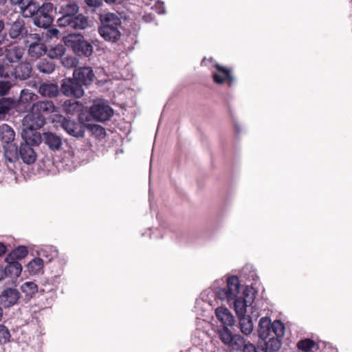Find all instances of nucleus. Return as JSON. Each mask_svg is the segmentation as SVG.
<instances>
[{
  "instance_id": "nucleus-1",
  "label": "nucleus",
  "mask_w": 352,
  "mask_h": 352,
  "mask_svg": "<svg viewBox=\"0 0 352 352\" xmlns=\"http://www.w3.org/2000/svg\"><path fill=\"white\" fill-rule=\"evenodd\" d=\"M218 282L214 283L212 288H208L201 293L204 301H208L211 305V298H219L231 304L239 293L240 283L237 276H232L227 279L226 284L223 287H218Z\"/></svg>"
},
{
  "instance_id": "nucleus-2",
  "label": "nucleus",
  "mask_w": 352,
  "mask_h": 352,
  "mask_svg": "<svg viewBox=\"0 0 352 352\" xmlns=\"http://www.w3.org/2000/svg\"><path fill=\"white\" fill-rule=\"evenodd\" d=\"M32 97L31 94L21 96L18 102V109L25 111L32 110L43 116L45 118L56 111V107L52 100H44L32 104L28 100H31Z\"/></svg>"
},
{
  "instance_id": "nucleus-3",
  "label": "nucleus",
  "mask_w": 352,
  "mask_h": 352,
  "mask_svg": "<svg viewBox=\"0 0 352 352\" xmlns=\"http://www.w3.org/2000/svg\"><path fill=\"white\" fill-rule=\"evenodd\" d=\"M6 159L10 162H15L21 159L26 164L34 163L36 159V153L32 145L21 142L19 146H8L6 151Z\"/></svg>"
},
{
  "instance_id": "nucleus-4",
  "label": "nucleus",
  "mask_w": 352,
  "mask_h": 352,
  "mask_svg": "<svg viewBox=\"0 0 352 352\" xmlns=\"http://www.w3.org/2000/svg\"><path fill=\"white\" fill-rule=\"evenodd\" d=\"M86 122H89L88 116L85 113H79L78 120L63 118L60 121V126L68 135L80 139L85 136Z\"/></svg>"
},
{
  "instance_id": "nucleus-5",
  "label": "nucleus",
  "mask_w": 352,
  "mask_h": 352,
  "mask_svg": "<svg viewBox=\"0 0 352 352\" xmlns=\"http://www.w3.org/2000/svg\"><path fill=\"white\" fill-rule=\"evenodd\" d=\"M284 333L285 327L280 320L272 322L267 317H263L260 319L258 327V336L260 339L265 340L272 336L283 337Z\"/></svg>"
},
{
  "instance_id": "nucleus-6",
  "label": "nucleus",
  "mask_w": 352,
  "mask_h": 352,
  "mask_svg": "<svg viewBox=\"0 0 352 352\" xmlns=\"http://www.w3.org/2000/svg\"><path fill=\"white\" fill-rule=\"evenodd\" d=\"M65 43L77 56L89 57L93 53L92 45L82 35L69 34L66 38Z\"/></svg>"
},
{
  "instance_id": "nucleus-7",
  "label": "nucleus",
  "mask_w": 352,
  "mask_h": 352,
  "mask_svg": "<svg viewBox=\"0 0 352 352\" xmlns=\"http://www.w3.org/2000/svg\"><path fill=\"white\" fill-rule=\"evenodd\" d=\"M56 8L50 2L43 3L39 8L36 16L32 18L33 23L38 27L47 29L51 26L54 18Z\"/></svg>"
},
{
  "instance_id": "nucleus-8",
  "label": "nucleus",
  "mask_w": 352,
  "mask_h": 352,
  "mask_svg": "<svg viewBox=\"0 0 352 352\" xmlns=\"http://www.w3.org/2000/svg\"><path fill=\"white\" fill-rule=\"evenodd\" d=\"M113 115V109L103 100L94 102L90 107L87 116H90L94 120L104 122L109 120Z\"/></svg>"
},
{
  "instance_id": "nucleus-9",
  "label": "nucleus",
  "mask_w": 352,
  "mask_h": 352,
  "mask_svg": "<svg viewBox=\"0 0 352 352\" xmlns=\"http://www.w3.org/2000/svg\"><path fill=\"white\" fill-rule=\"evenodd\" d=\"M254 298V289L252 287L248 286L244 290L243 296H237L231 302V304L234 305V308L238 317L245 315L247 307L252 304Z\"/></svg>"
},
{
  "instance_id": "nucleus-10",
  "label": "nucleus",
  "mask_w": 352,
  "mask_h": 352,
  "mask_svg": "<svg viewBox=\"0 0 352 352\" xmlns=\"http://www.w3.org/2000/svg\"><path fill=\"white\" fill-rule=\"evenodd\" d=\"M79 12V6L75 2H65L56 8V13L61 15L57 19V24L59 27H65L68 22Z\"/></svg>"
},
{
  "instance_id": "nucleus-11",
  "label": "nucleus",
  "mask_w": 352,
  "mask_h": 352,
  "mask_svg": "<svg viewBox=\"0 0 352 352\" xmlns=\"http://www.w3.org/2000/svg\"><path fill=\"white\" fill-rule=\"evenodd\" d=\"M61 93L69 97L80 98L85 94V89L74 78H65L60 85Z\"/></svg>"
},
{
  "instance_id": "nucleus-12",
  "label": "nucleus",
  "mask_w": 352,
  "mask_h": 352,
  "mask_svg": "<svg viewBox=\"0 0 352 352\" xmlns=\"http://www.w3.org/2000/svg\"><path fill=\"white\" fill-rule=\"evenodd\" d=\"M7 25H9L8 34L13 40H21L29 35L28 27L21 17H18L14 21Z\"/></svg>"
},
{
  "instance_id": "nucleus-13",
  "label": "nucleus",
  "mask_w": 352,
  "mask_h": 352,
  "mask_svg": "<svg viewBox=\"0 0 352 352\" xmlns=\"http://www.w3.org/2000/svg\"><path fill=\"white\" fill-rule=\"evenodd\" d=\"M73 77L85 89L89 87L94 82L95 74L91 67L84 66L75 68Z\"/></svg>"
},
{
  "instance_id": "nucleus-14",
  "label": "nucleus",
  "mask_w": 352,
  "mask_h": 352,
  "mask_svg": "<svg viewBox=\"0 0 352 352\" xmlns=\"http://www.w3.org/2000/svg\"><path fill=\"white\" fill-rule=\"evenodd\" d=\"M21 293L15 288L8 287L0 294V305L7 309L19 304Z\"/></svg>"
},
{
  "instance_id": "nucleus-15",
  "label": "nucleus",
  "mask_w": 352,
  "mask_h": 352,
  "mask_svg": "<svg viewBox=\"0 0 352 352\" xmlns=\"http://www.w3.org/2000/svg\"><path fill=\"white\" fill-rule=\"evenodd\" d=\"M46 123V118L36 112L26 115L23 119V129H34L38 130L43 127Z\"/></svg>"
},
{
  "instance_id": "nucleus-16",
  "label": "nucleus",
  "mask_w": 352,
  "mask_h": 352,
  "mask_svg": "<svg viewBox=\"0 0 352 352\" xmlns=\"http://www.w3.org/2000/svg\"><path fill=\"white\" fill-rule=\"evenodd\" d=\"M43 142L50 151L54 152L60 151L63 148V138L54 132H44Z\"/></svg>"
},
{
  "instance_id": "nucleus-17",
  "label": "nucleus",
  "mask_w": 352,
  "mask_h": 352,
  "mask_svg": "<svg viewBox=\"0 0 352 352\" xmlns=\"http://www.w3.org/2000/svg\"><path fill=\"white\" fill-rule=\"evenodd\" d=\"M32 72V65L27 61L19 63L12 67L13 80H25L30 78Z\"/></svg>"
},
{
  "instance_id": "nucleus-18",
  "label": "nucleus",
  "mask_w": 352,
  "mask_h": 352,
  "mask_svg": "<svg viewBox=\"0 0 352 352\" xmlns=\"http://www.w3.org/2000/svg\"><path fill=\"white\" fill-rule=\"evenodd\" d=\"M15 138V132L14 129L7 124L0 125V141L3 144L4 156H6V151L8 146L16 145L14 143Z\"/></svg>"
},
{
  "instance_id": "nucleus-19",
  "label": "nucleus",
  "mask_w": 352,
  "mask_h": 352,
  "mask_svg": "<svg viewBox=\"0 0 352 352\" xmlns=\"http://www.w3.org/2000/svg\"><path fill=\"white\" fill-rule=\"evenodd\" d=\"M215 67L217 72L212 74L214 82L217 84H223L227 81L228 85L230 87L232 86L235 79L232 75L231 71L217 63L215 64Z\"/></svg>"
},
{
  "instance_id": "nucleus-20",
  "label": "nucleus",
  "mask_w": 352,
  "mask_h": 352,
  "mask_svg": "<svg viewBox=\"0 0 352 352\" xmlns=\"http://www.w3.org/2000/svg\"><path fill=\"white\" fill-rule=\"evenodd\" d=\"M21 137L23 143H27L32 146H38L43 142V134L34 129H23L21 131Z\"/></svg>"
},
{
  "instance_id": "nucleus-21",
  "label": "nucleus",
  "mask_w": 352,
  "mask_h": 352,
  "mask_svg": "<svg viewBox=\"0 0 352 352\" xmlns=\"http://www.w3.org/2000/svg\"><path fill=\"white\" fill-rule=\"evenodd\" d=\"M30 36L34 38H36L37 41L32 43L29 45L28 54L32 58H38L41 56L46 54L47 47L44 43L39 42L41 40L39 34H30Z\"/></svg>"
},
{
  "instance_id": "nucleus-22",
  "label": "nucleus",
  "mask_w": 352,
  "mask_h": 352,
  "mask_svg": "<svg viewBox=\"0 0 352 352\" xmlns=\"http://www.w3.org/2000/svg\"><path fill=\"white\" fill-rule=\"evenodd\" d=\"M122 27L98 28V33L106 41L116 43L121 36L120 29Z\"/></svg>"
},
{
  "instance_id": "nucleus-23",
  "label": "nucleus",
  "mask_w": 352,
  "mask_h": 352,
  "mask_svg": "<svg viewBox=\"0 0 352 352\" xmlns=\"http://www.w3.org/2000/svg\"><path fill=\"white\" fill-rule=\"evenodd\" d=\"M99 20L100 25L98 28L122 27L121 19L114 13L100 14Z\"/></svg>"
},
{
  "instance_id": "nucleus-24",
  "label": "nucleus",
  "mask_w": 352,
  "mask_h": 352,
  "mask_svg": "<svg viewBox=\"0 0 352 352\" xmlns=\"http://www.w3.org/2000/svg\"><path fill=\"white\" fill-rule=\"evenodd\" d=\"M89 25L88 17L82 14H76L72 19L65 24L64 28H69L71 29L81 30H85Z\"/></svg>"
},
{
  "instance_id": "nucleus-25",
  "label": "nucleus",
  "mask_w": 352,
  "mask_h": 352,
  "mask_svg": "<svg viewBox=\"0 0 352 352\" xmlns=\"http://www.w3.org/2000/svg\"><path fill=\"white\" fill-rule=\"evenodd\" d=\"M60 92V87L52 82H43L38 87V93L43 97L56 98Z\"/></svg>"
},
{
  "instance_id": "nucleus-26",
  "label": "nucleus",
  "mask_w": 352,
  "mask_h": 352,
  "mask_svg": "<svg viewBox=\"0 0 352 352\" xmlns=\"http://www.w3.org/2000/svg\"><path fill=\"white\" fill-rule=\"evenodd\" d=\"M215 315L218 320L223 325V327L233 326L234 324V318L226 307H217L215 309Z\"/></svg>"
},
{
  "instance_id": "nucleus-27",
  "label": "nucleus",
  "mask_w": 352,
  "mask_h": 352,
  "mask_svg": "<svg viewBox=\"0 0 352 352\" xmlns=\"http://www.w3.org/2000/svg\"><path fill=\"white\" fill-rule=\"evenodd\" d=\"M41 6L34 0H26L25 3L21 6V10L24 16L34 17L36 16Z\"/></svg>"
},
{
  "instance_id": "nucleus-28",
  "label": "nucleus",
  "mask_w": 352,
  "mask_h": 352,
  "mask_svg": "<svg viewBox=\"0 0 352 352\" xmlns=\"http://www.w3.org/2000/svg\"><path fill=\"white\" fill-rule=\"evenodd\" d=\"M7 265L3 270L5 277L10 276V277H19L22 271L21 264L19 261H6Z\"/></svg>"
},
{
  "instance_id": "nucleus-29",
  "label": "nucleus",
  "mask_w": 352,
  "mask_h": 352,
  "mask_svg": "<svg viewBox=\"0 0 352 352\" xmlns=\"http://www.w3.org/2000/svg\"><path fill=\"white\" fill-rule=\"evenodd\" d=\"M21 290L25 295V302L30 301L38 292L37 285L32 281H28L22 284Z\"/></svg>"
},
{
  "instance_id": "nucleus-30",
  "label": "nucleus",
  "mask_w": 352,
  "mask_h": 352,
  "mask_svg": "<svg viewBox=\"0 0 352 352\" xmlns=\"http://www.w3.org/2000/svg\"><path fill=\"white\" fill-rule=\"evenodd\" d=\"M239 327L242 333L248 336L252 333L254 325L252 318L246 315L239 316Z\"/></svg>"
},
{
  "instance_id": "nucleus-31",
  "label": "nucleus",
  "mask_w": 352,
  "mask_h": 352,
  "mask_svg": "<svg viewBox=\"0 0 352 352\" xmlns=\"http://www.w3.org/2000/svg\"><path fill=\"white\" fill-rule=\"evenodd\" d=\"M28 254L27 247L24 245H19L12 250L6 257V261H19L24 258Z\"/></svg>"
},
{
  "instance_id": "nucleus-32",
  "label": "nucleus",
  "mask_w": 352,
  "mask_h": 352,
  "mask_svg": "<svg viewBox=\"0 0 352 352\" xmlns=\"http://www.w3.org/2000/svg\"><path fill=\"white\" fill-rule=\"evenodd\" d=\"M36 68L41 73L50 74L55 69V64L52 60L42 59L36 64Z\"/></svg>"
},
{
  "instance_id": "nucleus-33",
  "label": "nucleus",
  "mask_w": 352,
  "mask_h": 352,
  "mask_svg": "<svg viewBox=\"0 0 352 352\" xmlns=\"http://www.w3.org/2000/svg\"><path fill=\"white\" fill-rule=\"evenodd\" d=\"M280 338L276 336H272L268 338V340L265 342L266 351L269 352L277 351L281 346Z\"/></svg>"
},
{
  "instance_id": "nucleus-34",
  "label": "nucleus",
  "mask_w": 352,
  "mask_h": 352,
  "mask_svg": "<svg viewBox=\"0 0 352 352\" xmlns=\"http://www.w3.org/2000/svg\"><path fill=\"white\" fill-rule=\"evenodd\" d=\"M228 326H224L218 329V335L219 339L222 341V342L228 346V344L232 342L234 335L232 333L230 329L228 328Z\"/></svg>"
},
{
  "instance_id": "nucleus-35",
  "label": "nucleus",
  "mask_w": 352,
  "mask_h": 352,
  "mask_svg": "<svg viewBox=\"0 0 352 352\" xmlns=\"http://www.w3.org/2000/svg\"><path fill=\"white\" fill-rule=\"evenodd\" d=\"M43 262L41 258H33L27 265L28 271L32 274H38L43 267Z\"/></svg>"
},
{
  "instance_id": "nucleus-36",
  "label": "nucleus",
  "mask_w": 352,
  "mask_h": 352,
  "mask_svg": "<svg viewBox=\"0 0 352 352\" xmlns=\"http://www.w3.org/2000/svg\"><path fill=\"white\" fill-rule=\"evenodd\" d=\"M4 57L8 63H15L21 60L22 58V53L16 49L5 50Z\"/></svg>"
},
{
  "instance_id": "nucleus-37",
  "label": "nucleus",
  "mask_w": 352,
  "mask_h": 352,
  "mask_svg": "<svg viewBox=\"0 0 352 352\" xmlns=\"http://www.w3.org/2000/svg\"><path fill=\"white\" fill-rule=\"evenodd\" d=\"M12 65L3 61L0 63V78L5 80H13V74H12Z\"/></svg>"
},
{
  "instance_id": "nucleus-38",
  "label": "nucleus",
  "mask_w": 352,
  "mask_h": 352,
  "mask_svg": "<svg viewBox=\"0 0 352 352\" xmlns=\"http://www.w3.org/2000/svg\"><path fill=\"white\" fill-rule=\"evenodd\" d=\"M86 129L98 138H104L106 135L105 129L100 125L91 124L86 122Z\"/></svg>"
},
{
  "instance_id": "nucleus-39",
  "label": "nucleus",
  "mask_w": 352,
  "mask_h": 352,
  "mask_svg": "<svg viewBox=\"0 0 352 352\" xmlns=\"http://www.w3.org/2000/svg\"><path fill=\"white\" fill-rule=\"evenodd\" d=\"M58 254V250L54 246H47L40 251V256L45 257L47 262H51Z\"/></svg>"
},
{
  "instance_id": "nucleus-40",
  "label": "nucleus",
  "mask_w": 352,
  "mask_h": 352,
  "mask_svg": "<svg viewBox=\"0 0 352 352\" xmlns=\"http://www.w3.org/2000/svg\"><path fill=\"white\" fill-rule=\"evenodd\" d=\"M245 344V340L243 337L240 335L235 334L234 335L232 342H230L228 346L233 350L239 351L242 349Z\"/></svg>"
},
{
  "instance_id": "nucleus-41",
  "label": "nucleus",
  "mask_w": 352,
  "mask_h": 352,
  "mask_svg": "<svg viewBox=\"0 0 352 352\" xmlns=\"http://www.w3.org/2000/svg\"><path fill=\"white\" fill-rule=\"evenodd\" d=\"M297 346L300 352L314 351L313 348L315 346V342L310 339H305L299 341Z\"/></svg>"
},
{
  "instance_id": "nucleus-42",
  "label": "nucleus",
  "mask_w": 352,
  "mask_h": 352,
  "mask_svg": "<svg viewBox=\"0 0 352 352\" xmlns=\"http://www.w3.org/2000/svg\"><path fill=\"white\" fill-rule=\"evenodd\" d=\"M11 335L7 327L0 324V344H5L10 341Z\"/></svg>"
},
{
  "instance_id": "nucleus-43",
  "label": "nucleus",
  "mask_w": 352,
  "mask_h": 352,
  "mask_svg": "<svg viewBox=\"0 0 352 352\" xmlns=\"http://www.w3.org/2000/svg\"><path fill=\"white\" fill-rule=\"evenodd\" d=\"M61 63L63 65L68 69L76 67L78 60L74 56H65L61 58Z\"/></svg>"
},
{
  "instance_id": "nucleus-44",
  "label": "nucleus",
  "mask_w": 352,
  "mask_h": 352,
  "mask_svg": "<svg viewBox=\"0 0 352 352\" xmlns=\"http://www.w3.org/2000/svg\"><path fill=\"white\" fill-rule=\"evenodd\" d=\"M65 49L63 45H58L50 50L47 53V56L50 58L53 59L63 56L65 54Z\"/></svg>"
},
{
  "instance_id": "nucleus-45",
  "label": "nucleus",
  "mask_w": 352,
  "mask_h": 352,
  "mask_svg": "<svg viewBox=\"0 0 352 352\" xmlns=\"http://www.w3.org/2000/svg\"><path fill=\"white\" fill-rule=\"evenodd\" d=\"M11 80H0V96L8 94L12 86Z\"/></svg>"
},
{
  "instance_id": "nucleus-46",
  "label": "nucleus",
  "mask_w": 352,
  "mask_h": 352,
  "mask_svg": "<svg viewBox=\"0 0 352 352\" xmlns=\"http://www.w3.org/2000/svg\"><path fill=\"white\" fill-rule=\"evenodd\" d=\"M65 107L66 111L69 113H74V112L76 111L78 108H81V104L76 101L72 102L71 100H67L65 102Z\"/></svg>"
},
{
  "instance_id": "nucleus-47",
  "label": "nucleus",
  "mask_w": 352,
  "mask_h": 352,
  "mask_svg": "<svg viewBox=\"0 0 352 352\" xmlns=\"http://www.w3.org/2000/svg\"><path fill=\"white\" fill-rule=\"evenodd\" d=\"M86 6L89 10L96 11V9L101 7L103 4L102 0H85Z\"/></svg>"
},
{
  "instance_id": "nucleus-48",
  "label": "nucleus",
  "mask_w": 352,
  "mask_h": 352,
  "mask_svg": "<svg viewBox=\"0 0 352 352\" xmlns=\"http://www.w3.org/2000/svg\"><path fill=\"white\" fill-rule=\"evenodd\" d=\"M14 102L12 98H1L0 99V106L2 107H5L7 109V111L9 113L10 109L14 105Z\"/></svg>"
},
{
  "instance_id": "nucleus-49",
  "label": "nucleus",
  "mask_w": 352,
  "mask_h": 352,
  "mask_svg": "<svg viewBox=\"0 0 352 352\" xmlns=\"http://www.w3.org/2000/svg\"><path fill=\"white\" fill-rule=\"evenodd\" d=\"M4 28L5 23L2 20H0V45L4 42L6 37V34L3 32Z\"/></svg>"
},
{
  "instance_id": "nucleus-50",
  "label": "nucleus",
  "mask_w": 352,
  "mask_h": 352,
  "mask_svg": "<svg viewBox=\"0 0 352 352\" xmlns=\"http://www.w3.org/2000/svg\"><path fill=\"white\" fill-rule=\"evenodd\" d=\"M242 350L243 352H256L254 345L250 342L245 343Z\"/></svg>"
},
{
  "instance_id": "nucleus-51",
  "label": "nucleus",
  "mask_w": 352,
  "mask_h": 352,
  "mask_svg": "<svg viewBox=\"0 0 352 352\" xmlns=\"http://www.w3.org/2000/svg\"><path fill=\"white\" fill-rule=\"evenodd\" d=\"M25 1L26 0H10V3L12 5H19V8H20L21 6H22L23 4H24V3H25Z\"/></svg>"
},
{
  "instance_id": "nucleus-52",
  "label": "nucleus",
  "mask_w": 352,
  "mask_h": 352,
  "mask_svg": "<svg viewBox=\"0 0 352 352\" xmlns=\"http://www.w3.org/2000/svg\"><path fill=\"white\" fill-rule=\"evenodd\" d=\"M6 251V245L3 243H0V256H2L3 254H5Z\"/></svg>"
},
{
  "instance_id": "nucleus-53",
  "label": "nucleus",
  "mask_w": 352,
  "mask_h": 352,
  "mask_svg": "<svg viewBox=\"0 0 352 352\" xmlns=\"http://www.w3.org/2000/svg\"><path fill=\"white\" fill-rule=\"evenodd\" d=\"M108 4L121 3L124 0H104Z\"/></svg>"
},
{
  "instance_id": "nucleus-54",
  "label": "nucleus",
  "mask_w": 352,
  "mask_h": 352,
  "mask_svg": "<svg viewBox=\"0 0 352 352\" xmlns=\"http://www.w3.org/2000/svg\"><path fill=\"white\" fill-rule=\"evenodd\" d=\"M6 113H8L6 108L0 106V118H1L2 116H4Z\"/></svg>"
},
{
  "instance_id": "nucleus-55",
  "label": "nucleus",
  "mask_w": 352,
  "mask_h": 352,
  "mask_svg": "<svg viewBox=\"0 0 352 352\" xmlns=\"http://www.w3.org/2000/svg\"><path fill=\"white\" fill-rule=\"evenodd\" d=\"M250 267H249V266H245V267H243L242 270V272H241V276H245L246 275L247 272L248 271H250Z\"/></svg>"
},
{
  "instance_id": "nucleus-56",
  "label": "nucleus",
  "mask_w": 352,
  "mask_h": 352,
  "mask_svg": "<svg viewBox=\"0 0 352 352\" xmlns=\"http://www.w3.org/2000/svg\"><path fill=\"white\" fill-rule=\"evenodd\" d=\"M5 276L2 268H0V280L4 279Z\"/></svg>"
},
{
  "instance_id": "nucleus-57",
  "label": "nucleus",
  "mask_w": 352,
  "mask_h": 352,
  "mask_svg": "<svg viewBox=\"0 0 352 352\" xmlns=\"http://www.w3.org/2000/svg\"><path fill=\"white\" fill-rule=\"evenodd\" d=\"M251 272V278L252 280H255L256 278H257V276L256 275L254 272Z\"/></svg>"
},
{
  "instance_id": "nucleus-58",
  "label": "nucleus",
  "mask_w": 352,
  "mask_h": 352,
  "mask_svg": "<svg viewBox=\"0 0 352 352\" xmlns=\"http://www.w3.org/2000/svg\"><path fill=\"white\" fill-rule=\"evenodd\" d=\"M2 306L0 305V320H1V318L3 316V309H2Z\"/></svg>"
},
{
  "instance_id": "nucleus-59",
  "label": "nucleus",
  "mask_w": 352,
  "mask_h": 352,
  "mask_svg": "<svg viewBox=\"0 0 352 352\" xmlns=\"http://www.w3.org/2000/svg\"><path fill=\"white\" fill-rule=\"evenodd\" d=\"M8 0H0V5H4Z\"/></svg>"
},
{
  "instance_id": "nucleus-60",
  "label": "nucleus",
  "mask_w": 352,
  "mask_h": 352,
  "mask_svg": "<svg viewBox=\"0 0 352 352\" xmlns=\"http://www.w3.org/2000/svg\"><path fill=\"white\" fill-rule=\"evenodd\" d=\"M201 65H206L207 63H206V58H204L201 61Z\"/></svg>"
},
{
  "instance_id": "nucleus-61",
  "label": "nucleus",
  "mask_w": 352,
  "mask_h": 352,
  "mask_svg": "<svg viewBox=\"0 0 352 352\" xmlns=\"http://www.w3.org/2000/svg\"><path fill=\"white\" fill-rule=\"evenodd\" d=\"M39 292H41V294H43L44 292V289H40L38 290Z\"/></svg>"
}]
</instances>
